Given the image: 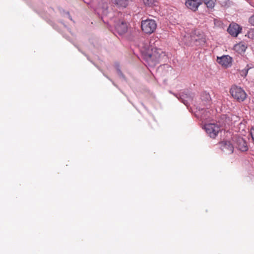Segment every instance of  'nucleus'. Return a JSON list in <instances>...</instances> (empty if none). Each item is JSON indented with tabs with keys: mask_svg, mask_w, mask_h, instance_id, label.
I'll return each instance as SVG.
<instances>
[{
	"mask_svg": "<svg viewBox=\"0 0 254 254\" xmlns=\"http://www.w3.org/2000/svg\"><path fill=\"white\" fill-rule=\"evenodd\" d=\"M242 28L236 23L230 24L228 28V32L234 37H237L241 32Z\"/></svg>",
	"mask_w": 254,
	"mask_h": 254,
	"instance_id": "10",
	"label": "nucleus"
},
{
	"mask_svg": "<svg viewBox=\"0 0 254 254\" xmlns=\"http://www.w3.org/2000/svg\"><path fill=\"white\" fill-rule=\"evenodd\" d=\"M248 70H249V69H245V76L247 75V74L248 73Z\"/></svg>",
	"mask_w": 254,
	"mask_h": 254,
	"instance_id": "22",
	"label": "nucleus"
},
{
	"mask_svg": "<svg viewBox=\"0 0 254 254\" xmlns=\"http://www.w3.org/2000/svg\"><path fill=\"white\" fill-rule=\"evenodd\" d=\"M245 36L250 39H254V28L248 30Z\"/></svg>",
	"mask_w": 254,
	"mask_h": 254,
	"instance_id": "18",
	"label": "nucleus"
},
{
	"mask_svg": "<svg viewBox=\"0 0 254 254\" xmlns=\"http://www.w3.org/2000/svg\"><path fill=\"white\" fill-rule=\"evenodd\" d=\"M236 49H240L242 52H245L247 49V47L244 44H238L235 46Z\"/></svg>",
	"mask_w": 254,
	"mask_h": 254,
	"instance_id": "19",
	"label": "nucleus"
},
{
	"mask_svg": "<svg viewBox=\"0 0 254 254\" xmlns=\"http://www.w3.org/2000/svg\"><path fill=\"white\" fill-rule=\"evenodd\" d=\"M204 3L208 8H213L215 5V0H205Z\"/></svg>",
	"mask_w": 254,
	"mask_h": 254,
	"instance_id": "16",
	"label": "nucleus"
},
{
	"mask_svg": "<svg viewBox=\"0 0 254 254\" xmlns=\"http://www.w3.org/2000/svg\"><path fill=\"white\" fill-rule=\"evenodd\" d=\"M211 113L208 109L204 110L203 109H199L195 114V116L202 121H205L208 119L210 116Z\"/></svg>",
	"mask_w": 254,
	"mask_h": 254,
	"instance_id": "12",
	"label": "nucleus"
},
{
	"mask_svg": "<svg viewBox=\"0 0 254 254\" xmlns=\"http://www.w3.org/2000/svg\"><path fill=\"white\" fill-rule=\"evenodd\" d=\"M157 24L154 20L146 19L141 22V29L146 34H151L156 29Z\"/></svg>",
	"mask_w": 254,
	"mask_h": 254,
	"instance_id": "5",
	"label": "nucleus"
},
{
	"mask_svg": "<svg viewBox=\"0 0 254 254\" xmlns=\"http://www.w3.org/2000/svg\"><path fill=\"white\" fill-rule=\"evenodd\" d=\"M185 4L188 8L195 11L201 4V0H186Z\"/></svg>",
	"mask_w": 254,
	"mask_h": 254,
	"instance_id": "11",
	"label": "nucleus"
},
{
	"mask_svg": "<svg viewBox=\"0 0 254 254\" xmlns=\"http://www.w3.org/2000/svg\"><path fill=\"white\" fill-rule=\"evenodd\" d=\"M177 95V94H176V95H175V94H174V95H175L176 96V95Z\"/></svg>",
	"mask_w": 254,
	"mask_h": 254,
	"instance_id": "23",
	"label": "nucleus"
},
{
	"mask_svg": "<svg viewBox=\"0 0 254 254\" xmlns=\"http://www.w3.org/2000/svg\"><path fill=\"white\" fill-rule=\"evenodd\" d=\"M96 12L98 15L101 16V18L104 22H106L104 18L107 16L109 17L110 21H107V23L111 25H113L115 32L118 34L122 35L127 32V25L123 17V14L119 12L116 16L113 17L112 13L108 12L107 2H103L102 6L99 5L96 9Z\"/></svg>",
	"mask_w": 254,
	"mask_h": 254,
	"instance_id": "1",
	"label": "nucleus"
},
{
	"mask_svg": "<svg viewBox=\"0 0 254 254\" xmlns=\"http://www.w3.org/2000/svg\"><path fill=\"white\" fill-rule=\"evenodd\" d=\"M234 140L235 142L236 147L242 151H246L248 150V146L246 141L240 136H235L234 137Z\"/></svg>",
	"mask_w": 254,
	"mask_h": 254,
	"instance_id": "6",
	"label": "nucleus"
},
{
	"mask_svg": "<svg viewBox=\"0 0 254 254\" xmlns=\"http://www.w3.org/2000/svg\"><path fill=\"white\" fill-rule=\"evenodd\" d=\"M249 22L251 25L254 26V15L249 18Z\"/></svg>",
	"mask_w": 254,
	"mask_h": 254,
	"instance_id": "20",
	"label": "nucleus"
},
{
	"mask_svg": "<svg viewBox=\"0 0 254 254\" xmlns=\"http://www.w3.org/2000/svg\"><path fill=\"white\" fill-rule=\"evenodd\" d=\"M203 128L207 135L212 138H215L220 131V126L217 123L205 124Z\"/></svg>",
	"mask_w": 254,
	"mask_h": 254,
	"instance_id": "3",
	"label": "nucleus"
},
{
	"mask_svg": "<svg viewBox=\"0 0 254 254\" xmlns=\"http://www.w3.org/2000/svg\"><path fill=\"white\" fill-rule=\"evenodd\" d=\"M143 3L147 6H152L155 5L157 0H142Z\"/></svg>",
	"mask_w": 254,
	"mask_h": 254,
	"instance_id": "15",
	"label": "nucleus"
},
{
	"mask_svg": "<svg viewBox=\"0 0 254 254\" xmlns=\"http://www.w3.org/2000/svg\"><path fill=\"white\" fill-rule=\"evenodd\" d=\"M67 16H68V18H69V19H70L71 20H72V18H71V16L69 15V12H67Z\"/></svg>",
	"mask_w": 254,
	"mask_h": 254,
	"instance_id": "21",
	"label": "nucleus"
},
{
	"mask_svg": "<svg viewBox=\"0 0 254 254\" xmlns=\"http://www.w3.org/2000/svg\"><path fill=\"white\" fill-rule=\"evenodd\" d=\"M112 3L119 8H125L128 5L129 0H111Z\"/></svg>",
	"mask_w": 254,
	"mask_h": 254,
	"instance_id": "13",
	"label": "nucleus"
},
{
	"mask_svg": "<svg viewBox=\"0 0 254 254\" xmlns=\"http://www.w3.org/2000/svg\"><path fill=\"white\" fill-rule=\"evenodd\" d=\"M155 44L152 41H145L140 43L139 47L142 58L146 63V65L153 67L158 64L165 54L161 49L157 48L152 45Z\"/></svg>",
	"mask_w": 254,
	"mask_h": 254,
	"instance_id": "2",
	"label": "nucleus"
},
{
	"mask_svg": "<svg viewBox=\"0 0 254 254\" xmlns=\"http://www.w3.org/2000/svg\"><path fill=\"white\" fill-rule=\"evenodd\" d=\"M232 97L239 102L244 101L247 98V94L241 87L233 86L230 89Z\"/></svg>",
	"mask_w": 254,
	"mask_h": 254,
	"instance_id": "4",
	"label": "nucleus"
},
{
	"mask_svg": "<svg viewBox=\"0 0 254 254\" xmlns=\"http://www.w3.org/2000/svg\"><path fill=\"white\" fill-rule=\"evenodd\" d=\"M221 149L226 154H230L233 152L234 147L228 141H223L220 143Z\"/></svg>",
	"mask_w": 254,
	"mask_h": 254,
	"instance_id": "9",
	"label": "nucleus"
},
{
	"mask_svg": "<svg viewBox=\"0 0 254 254\" xmlns=\"http://www.w3.org/2000/svg\"><path fill=\"white\" fill-rule=\"evenodd\" d=\"M232 59L229 55H224L221 57H217V62L225 67L231 66Z\"/></svg>",
	"mask_w": 254,
	"mask_h": 254,
	"instance_id": "8",
	"label": "nucleus"
},
{
	"mask_svg": "<svg viewBox=\"0 0 254 254\" xmlns=\"http://www.w3.org/2000/svg\"><path fill=\"white\" fill-rule=\"evenodd\" d=\"M176 97L186 106L192 100V96L189 91L180 93Z\"/></svg>",
	"mask_w": 254,
	"mask_h": 254,
	"instance_id": "7",
	"label": "nucleus"
},
{
	"mask_svg": "<svg viewBox=\"0 0 254 254\" xmlns=\"http://www.w3.org/2000/svg\"><path fill=\"white\" fill-rule=\"evenodd\" d=\"M201 99L204 105H210L212 103V99L209 94L206 92H204L201 95Z\"/></svg>",
	"mask_w": 254,
	"mask_h": 254,
	"instance_id": "14",
	"label": "nucleus"
},
{
	"mask_svg": "<svg viewBox=\"0 0 254 254\" xmlns=\"http://www.w3.org/2000/svg\"><path fill=\"white\" fill-rule=\"evenodd\" d=\"M116 68L118 72L119 76L123 80H126V78L122 71L120 68L119 65L118 64H116Z\"/></svg>",
	"mask_w": 254,
	"mask_h": 254,
	"instance_id": "17",
	"label": "nucleus"
}]
</instances>
